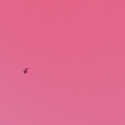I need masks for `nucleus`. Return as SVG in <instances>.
Instances as JSON below:
<instances>
[{
	"label": "nucleus",
	"mask_w": 125,
	"mask_h": 125,
	"mask_svg": "<svg viewBox=\"0 0 125 125\" xmlns=\"http://www.w3.org/2000/svg\"><path fill=\"white\" fill-rule=\"evenodd\" d=\"M26 73H27V71H26V70H25V71H24V74H26Z\"/></svg>",
	"instance_id": "1"
}]
</instances>
